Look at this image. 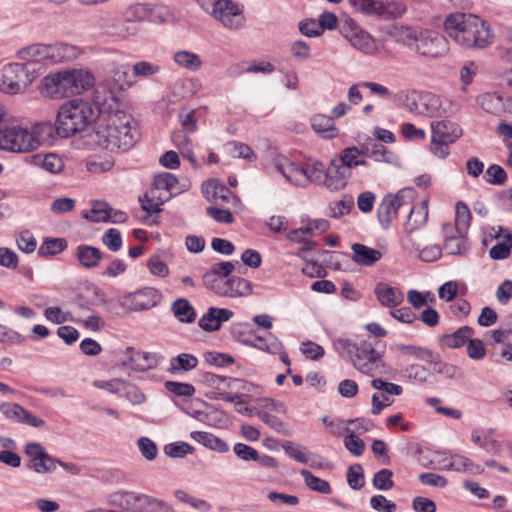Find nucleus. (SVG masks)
<instances>
[{"mask_svg": "<svg viewBox=\"0 0 512 512\" xmlns=\"http://www.w3.org/2000/svg\"><path fill=\"white\" fill-rule=\"evenodd\" d=\"M175 63L189 71H198L202 66L201 58L193 52L181 50L174 54Z\"/></svg>", "mask_w": 512, "mask_h": 512, "instance_id": "obj_42", "label": "nucleus"}, {"mask_svg": "<svg viewBox=\"0 0 512 512\" xmlns=\"http://www.w3.org/2000/svg\"><path fill=\"white\" fill-rule=\"evenodd\" d=\"M79 54L76 46L67 43L50 44V61L54 63L70 61Z\"/></svg>", "mask_w": 512, "mask_h": 512, "instance_id": "obj_38", "label": "nucleus"}, {"mask_svg": "<svg viewBox=\"0 0 512 512\" xmlns=\"http://www.w3.org/2000/svg\"><path fill=\"white\" fill-rule=\"evenodd\" d=\"M190 437L210 450H214L219 453H226L229 451L228 444L212 433L205 431H192L190 433Z\"/></svg>", "mask_w": 512, "mask_h": 512, "instance_id": "obj_29", "label": "nucleus"}, {"mask_svg": "<svg viewBox=\"0 0 512 512\" xmlns=\"http://www.w3.org/2000/svg\"><path fill=\"white\" fill-rule=\"evenodd\" d=\"M198 365V358L190 353H181L172 357L167 368L171 375H179L195 369Z\"/></svg>", "mask_w": 512, "mask_h": 512, "instance_id": "obj_28", "label": "nucleus"}, {"mask_svg": "<svg viewBox=\"0 0 512 512\" xmlns=\"http://www.w3.org/2000/svg\"><path fill=\"white\" fill-rule=\"evenodd\" d=\"M348 3L356 12L381 20H396L407 10L400 0H348Z\"/></svg>", "mask_w": 512, "mask_h": 512, "instance_id": "obj_5", "label": "nucleus"}, {"mask_svg": "<svg viewBox=\"0 0 512 512\" xmlns=\"http://www.w3.org/2000/svg\"><path fill=\"white\" fill-rule=\"evenodd\" d=\"M474 334L470 326H462L451 334L442 335L439 339L440 345L449 349L462 347Z\"/></svg>", "mask_w": 512, "mask_h": 512, "instance_id": "obj_26", "label": "nucleus"}, {"mask_svg": "<svg viewBox=\"0 0 512 512\" xmlns=\"http://www.w3.org/2000/svg\"><path fill=\"white\" fill-rule=\"evenodd\" d=\"M203 283L206 288L213 291L216 295L223 297V287L225 283V279L216 276L211 270L207 271L203 277Z\"/></svg>", "mask_w": 512, "mask_h": 512, "instance_id": "obj_62", "label": "nucleus"}, {"mask_svg": "<svg viewBox=\"0 0 512 512\" xmlns=\"http://www.w3.org/2000/svg\"><path fill=\"white\" fill-rule=\"evenodd\" d=\"M392 477L393 472L389 469L383 468L374 474L372 484L378 490H390L394 486Z\"/></svg>", "mask_w": 512, "mask_h": 512, "instance_id": "obj_56", "label": "nucleus"}, {"mask_svg": "<svg viewBox=\"0 0 512 512\" xmlns=\"http://www.w3.org/2000/svg\"><path fill=\"white\" fill-rule=\"evenodd\" d=\"M24 451L29 457V461L26 463L28 469L38 474L50 473L56 469L59 459L49 455L40 443H27Z\"/></svg>", "mask_w": 512, "mask_h": 512, "instance_id": "obj_13", "label": "nucleus"}, {"mask_svg": "<svg viewBox=\"0 0 512 512\" xmlns=\"http://www.w3.org/2000/svg\"><path fill=\"white\" fill-rule=\"evenodd\" d=\"M115 502L122 509L135 512H174L168 503L144 494L123 492L117 496Z\"/></svg>", "mask_w": 512, "mask_h": 512, "instance_id": "obj_10", "label": "nucleus"}, {"mask_svg": "<svg viewBox=\"0 0 512 512\" xmlns=\"http://www.w3.org/2000/svg\"><path fill=\"white\" fill-rule=\"evenodd\" d=\"M136 25L128 21L126 18L123 21L115 20L109 27V33L119 38L125 39L137 33Z\"/></svg>", "mask_w": 512, "mask_h": 512, "instance_id": "obj_47", "label": "nucleus"}, {"mask_svg": "<svg viewBox=\"0 0 512 512\" xmlns=\"http://www.w3.org/2000/svg\"><path fill=\"white\" fill-rule=\"evenodd\" d=\"M201 377L203 383L217 390H220L221 387H231L232 384L241 383V380L219 376L211 372H205Z\"/></svg>", "mask_w": 512, "mask_h": 512, "instance_id": "obj_49", "label": "nucleus"}, {"mask_svg": "<svg viewBox=\"0 0 512 512\" xmlns=\"http://www.w3.org/2000/svg\"><path fill=\"white\" fill-rule=\"evenodd\" d=\"M341 35L358 51L372 55L377 51L375 39L363 30L352 18L347 17L340 22Z\"/></svg>", "mask_w": 512, "mask_h": 512, "instance_id": "obj_11", "label": "nucleus"}, {"mask_svg": "<svg viewBox=\"0 0 512 512\" xmlns=\"http://www.w3.org/2000/svg\"><path fill=\"white\" fill-rule=\"evenodd\" d=\"M112 208L103 201L94 202L90 214L85 217L91 222H107L111 218Z\"/></svg>", "mask_w": 512, "mask_h": 512, "instance_id": "obj_45", "label": "nucleus"}, {"mask_svg": "<svg viewBox=\"0 0 512 512\" xmlns=\"http://www.w3.org/2000/svg\"><path fill=\"white\" fill-rule=\"evenodd\" d=\"M352 364L360 373L370 377L388 373V366L383 360L382 353L378 352L372 343L362 341L352 357Z\"/></svg>", "mask_w": 512, "mask_h": 512, "instance_id": "obj_8", "label": "nucleus"}, {"mask_svg": "<svg viewBox=\"0 0 512 512\" xmlns=\"http://www.w3.org/2000/svg\"><path fill=\"white\" fill-rule=\"evenodd\" d=\"M111 78L120 90H124L125 88L130 87L133 83L130 75L129 65H120L115 67L111 71Z\"/></svg>", "mask_w": 512, "mask_h": 512, "instance_id": "obj_50", "label": "nucleus"}, {"mask_svg": "<svg viewBox=\"0 0 512 512\" xmlns=\"http://www.w3.org/2000/svg\"><path fill=\"white\" fill-rule=\"evenodd\" d=\"M127 357L119 364L121 367H130L137 372H144L153 369L158 365L159 356L156 353L135 351L132 347H127L124 351Z\"/></svg>", "mask_w": 512, "mask_h": 512, "instance_id": "obj_15", "label": "nucleus"}, {"mask_svg": "<svg viewBox=\"0 0 512 512\" xmlns=\"http://www.w3.org/2000/svg\"><path fill=\"white\" fill-rule=\"evenodd\" d=\"M274 71V66L270 62H260L258 64L248 65L247 63H237L229 67L230 76H239L243 73H263L269 74Z\"/></svg>", "mask_w": 512, "mask_h": 512, "instance_id": "obj_39", "label": "nucleus"}, {"mask_svg": "<svg viewBox=\"0 0 512 512\" xmlns=\"http://www.w3.org/2000/svg\"><path fill=\"white\" fill-rule=\"evenodd\" d=\"M67 247V241L63 238H46L38 249L41 257L53 256L61 253Z\"/></svg>", "mask_w": 512, "mask_h": 512, "instance_id": "obj_44", "label": "nucleus"}, {"mask_svg": "<svg viewBox=\"0 0 512 512\" xmlns=\"http://www.w3.org/2000/svg\"><path fill=\"white\" fill-rule=\"evenodd\" d=\"M370 506L377 512H395L397 509L396 503L388 500L384 495L377 494L370 498Z\"/></svg>", "mask_w": 512, "mask_h": 512, "instance_id": "obj_63", "label": "nucleus"}, {"mask_svg": "<svg viewBox=\"0 0 512 512\" xmlns=\"http://www.w3.org/2000/svg\"><path fill=\"white\" fill-rule=\"evenodd\" d=\"M274 166L289 183L305 187L306 178L303 174V164L291 162L285 157H278L274 161Z\"/></svg>", "mask_w": 512, "mask_h": 512, "instance_id": "obj_19", "label": "nucleus"}, {"mask_svg": "<svg viewBox=\"0 0 512 512\" xmlns=\"http://www.w3.org/2000/svg\"><path fill=\"white\" fill-rule=\"evenodd\" d=\"M346 430L348 435L344 438L345 448L355 456L362 455L365 450L364 441L355 435V431H350L349 428Z\"/></svg>", "mask_w": 512, "mask_h": 512, "instance_id": "obj_59", "label": "nucleus"}, {"mask_svg": "<svg viewBox=\"0 0 512 512\" xmlns=\"http://www.w3.org/2000/svg\"><path fill=\"white\" fill-rule=\"evenodd\" d=\"M512 248V236L506 235V241L497 243L490 251L489 255L494 260H504L509 257Z\"/></svg>", "mask_w": 512, "mask_h": 512, "instance_id": "obj_60", "label": "nucleus"}, {"mask_svg": "<svg viewBox=\"0 0 512 512\" xmlns=\"http://www.w3.org/2000/svg\"><path fill=\"white\" fill-rule=\"evenodd\" d=\"M160 293L157 289L146 287L127 296L130 310L142 311L155 307L160 301Z\"/></svg>", "mask_w": 512, "mask_h": 512, "instance_id": "obj_17", "label": "nucleus"}, {"mask_svg": "<svg viewBox=\"0 0 512 512\" xmlns=\"http://www.w3.org/2000/svg\"><path fill=\"white\" fill-rule=\"evenodd\" d=\"M32 163L35 166L43 168L45 171L50 173H59L64 168V162L62 158L54 153L49 154H36L32 156Z\"/></svg>", "mask_w": 512, "mask_h": 512, "instance_id": "obj_37", "label": "nucleus"}, {"mask_svg": "<svg viewBox=\"0 0 512 512\" xmlns=\"http://www.w3.org/2000/svg\"><path fill=\"white\" fill-rule=\"evenodd\" d=\"M416 197V191L413 188L401 189L396 194L386 195L377 209L378 221L383 229H388L393 218L397 217L400 211L409 208Z\"/></svg>", "mask_w": 512, "mask_h": 512, "instance_id": "obj_7", "label": "nucleus"}, {"mask_svg": "<svg viewBox=\"0 0 512 512\" xmlns=\"http://www.w3.org/2000/svg\"><path fill=\"white\" fill-rule=\"evenodd\" d=\"M223 297H245L252 293V283L238 276L225 279Z\"/></svg>", "mask_w": 512, "mask_h": 512, "instance_id": "obj_25", "label": "nucleus"}, {"mask_svg": "<svg viewBox=\"0 0 512 512\" xmlns=\"http://www.w3.org/2000/svg\"><path fill=\"white\" fill-rule=\"evenodd\" d=\"M368 151L369 144L362 145L361 148L350 146L341 151L340 157L337 161L341 166H344L348 171H351L354 167L367 164L365 157L366 154H368Z\"/></svg>", "mask_w": 512, "mask_h": 512, "instance_id": "obj_22", "label": "nucleus"}, {"mask_svg": "<svg viewBox=\"0 0 512 512\" xmlns=\"http://www.w3.org/2000/svg\"><path fill=\"white\" fill-rule=\"evenodd\" d=\"M75 256L79 263L88 269L96 267L103 258L102 252L90 245L77 246Z\"/></svg>", "mask_w": 512, "mask_h": 512, "instance_id": "obj_31", "label": "nucleus"}, {"mask_svg": "<svg viewBox=\"0 0 512 512\" xmlns=\"http://www.w3.org/2000/svg\"><path fill=\"white\" fill-rule=\"evenodd\" d=\"M463 134L459 124L450 120H441L431 123V153L440 159L450 154V145Z\"/></svg>", "mask_w": 512, "mask_h": 512, "instance_id": "obj_6", "label": "nucleus"}, {"mask_svg": "<svg viewBox=\"0 0 512 512\" xmlns=\"http://www.w3.org/2000/svg\"><path fill=\"white\" fill-rule=\"evenodd\" d=\"M472 28L473 42L477 43V48H485L493 42V34L487 22L476 16V21L472 23Z\"/></svg>", "mask_w": 512, "mask_h": 512, "instance_id": "obj_35", "label": "nucleus"}, {"mask_svg": "<svg viewBox=\"0 0 512 512\" xmlns=\"http://www.w3.org/2000/svg\"><path fill=\"white\" fill-rule=\"evenodd\" d=\"M444 250L450 255H460L468 250L467 239L463 234L449 236L445 239Z\"/></svg>", "mask_w": 512, "mask_h": 512, "instance_id": "obj_46", "label": "nucleus"}, {"mask_svg": "<svg viewBox=\"0 0 512 512\" xmlns=\"http://www.w3.org/2000/svg\"><path fill=\"white\" fill-rule=\"evenodd\" d=\"M39 76L32 63H10L3 67L0 89L8 94L23 92Z\"/></svg>", "mask_w": 512, "mask_h": 512, "instance_id": "obj_4", "label": "nucleus"}, {"mask_svg": "<svg viewBox=\"0 0 512 512\" xmlns=\"http://www.w3.org/2000/svg\"><path fill=\"white\" fill-rule=\"evenodd\" d=\"M350 177L351 171L341 166L337 159H333L326 169L323 185L330 191H339L346 187Z\"/></svg>", "mask_w": 512, "mask_h": 512, "instance_id": "obj_16", "label": "nucleus"}, {"mask_svg": "<svg viewBox=\"0 0 512 512\" xmlns=\"http://www.w3.org/2000/svg\"><path fill=\"white\" fill-rule=\"evenodd\" d=\"M303 174L306 178L305 186H307L309 182L323 184V180L326 175V169L322 162H307L303 163Z\"/></svg>", "mask_w": 512, "mask_h": 512, "instance_id": "obj_40", "label": "nucleus"}, {"mask_svg": "<svg viewBox=\"0 0 512 512\" xmlns=\"http://www.w3.org/2000/svg\"><path fill=\"white\" fill-rule=\"evenodd\" d=\"M374 294L379 303L387 308H396L404 301V295L401 290L384 282L376 284Z\"/></svg>", "mask_w": 512, "mask_h": 512, "instance_id": "obj_21", "label": "nucleus"}, {"mask_svg": "<svg viewBox=\"0 0 512 512\" xmlns=\"http://www.w3.org/2000/svg\"><path fill=\"white\" fill-rule=\"evenodd\" d=\"M353 207V197L350 195H344L341 200L329 205V216L332 218H339L348 214Z\"/></svg>", "mask_w": 512, "mask_h": 512, "instance_id": "obj_52", "label": "nucleus"}, {"mask_svg": "<svg viewBox=\"0 0 512 512\" xmlns=\"http://www.w3.org/2000/svg\"><path fill=\"white\" fill-rule=\"evenodd\" d=\"M94 105L99 114L107 115V125L97 131L100 144L109 150H128L139 138L137 122L131 114L120 109V103L110 91L107 96L94 97Z\"/></svg>", "mask_w": 512, "mask_h": 512, "instance_id": "obj_1", "label": "nucleus"}, {"mask_svg": "<svg viewBox=\"0 0 512 512\" xmlns=\"http://www.w3.org/2000/svg\"><path fill=\"white\" fill-rule=\"evenodd\" d=\"M137 446L141 455L148 461H152L158 454L156 443L148 437H140L137 440Z\"/></svg>", "mask_w": 512, "mask_h": 512, "instance_id": "obj_61", "label": "nucleus"}, {"mask_svg": "<svg viewBox=\"0 0 512 512\" xmlns=\"http://www.w3.org/2000/svg\"><path fill=\"white\" fill-rule=\"evenodd\" d=\"M93 105L89 101L73 99L60 106L55 129L58 136L67 138L85 130L94 119Z\"/></svg>", "mask_w": 512, "mask_h": 512, "instance_id": "obj_3", "label": "nucleus"}, {"mask_svg": "<svg viewBox=\"0 0 512 512\" xmlns=\"http://www.w3.org/2000/svg\"><path fill=\"white\" fill-rule=\"evenodd\" d=\"M486 176V182L492 185H503L507 180L506 171L497 164H492L487 168Z\"/></svg>", "mask_w": 512, "mask_h": 512, "instance_id": "obj_64", "label": "nucleus"}, {"mask_svg": "<svg viewBox=\"0 0 512 512\" xmlns=\"http://www.w3.org/2000/svg\"><path fill=\"white\" fill-rule=\"evenodd\" d=\"M312 129L326 139H333L338 135L334 119L331 116L317 114L311 119Z\"/></svg>", "mask_w": 512, "mask_h": 512, "instance_id": "obj_32", "label": "nucleus"}, {"mask_svg": "<svg viewBox=\"0 0 512 512\" xmlns=\"http://www.w3.org/2000/svg\"><path fill=\"white\" fill-rule=\"evenodd\" d=\"M225 150L233 158L252 160L256 157L249 145L237 141L228 142L225 145Z\"/></svg>", "mask_w": 512, "mask_h": 512, "instance_id": "obj_48", "label": "nucleus"}, {"mask_svg": "<svg viewBox=\"0 0 512 512\" xmlns=\"http://www.w3.org/2000/svg\"><path fill=\"white\" fill-rule=\"evenodd\" d=\"M414 50L427 57H441L448 51L447 40L432 30L420 31Z\"/></svg>", "mask_w": 512, "mask_h": 512, "instance_id": "obj_14", "label": "nucleus"}, {"mask_svg": "<svg viewBox=\"0 0 512 512\" xmlns=\"http://www.w3.org/2000/svg\"><path fill=\"white\" fill-rule=\"evenodd\" d=\"M333 347L341 357H348L352 361L359 343H354L349 339L338 338L333 341Z\"/></svg>", "mask_w": 512, "mask_h": 512, "instance_id": "obj_58", "label": "nucleus"}, {"mask_svg": "<svg viewBox=\"0 0 512 512\" xmlns=\"http://www.w3.org/2000/svg\"><path fill=\"white\" fill-rule=\"evenodd\" d=\"M300 475L310 490L326 495L332 492L331 486L326 480L313 475L309 470H300Z\"/></svg>", "mask_w": 512, "mask_h": 512, "instance_id": "obj_43", "label": "nucleus"}, {"mask_svg": "<svg viewBox=\"0 0 512 512\" xmlns=\"http://www.w3.org/2000/svg\"><path fill=\"white\" fill-rule=\"evenodd\" d=\"M471 213L468 206L463 202L456 204L455 226L458 234H463L469 227Z\"/></svg>", "mask_w": 512, "mask_h": 512, "instance_id": "obj_51", "label": "nucleus"}, {"mask_svg": "<svg viewBox=\"0 0 512 512\" xmlns=\"http://www.w3.org/2000/svg\"><path fill=\"white\" fill-rule=\"evenodd\" d=\"M193 452L194 448L186 442H173L164 446V453L171 458H183Z\"/></svg>", "mask_w": 512, "mask_h": 512, "instance_id": "obj_57", "label": "nucleus"}, {"mask_svg": "<svg viewBox=\"0 0 512 512\" xmlns=\"http://www.w3.org/2000/svg\"><path fill=\"white\" fill-rule=\"evenodd\" d=\"M476 21V16L472 14L455 13L449 15L444 22V29L446 33L456 43H460L461 36L466 34L468 23Z\"/></svg>", "mask_w": 512, "mask_h": 512, "instance_id": "obj_18", "label": "nucleus"}, {"mask_svg": "<svg viewBox=\"0 0 512 512\" xmlns=\"http://www.w3.org/2000/svg\"><path fill=\"white\" fill-rule=\"evenodd\" d=\"M39 142L33 133L19 125L0 129V149L11 152H28L37 148Z\"/></svg>", "mask_w": 512, "mask_h": 512, "instance_id": "obj_9", "label": "nucleus"}, {"mask_svg": "<svg viewBox=\"0 0 512 512\" xmlns=\"http://www.w3.org/2000/svg\"><path fill=\"white\" fill-rule=\"evenodd\" d=\"M281 448L290 458L294 459L295 461L305 465L309 463V457L305 452V447L296 445L292 441H284L281 443Z\"/></svg>", "mask_w": 512, "mask_h": 512, "instance_id": "obj_54", "label": "nucleus"}, {"mask_svg": "<svg viewBox=\"0 0 512 512\" xmlns=\"http://www.w3.org/2000/svg\"><path fill=\"white\" fill-rule=\"evenodd\" d=\"M347 483L353 490L361 489L365 484L364 470L361 464H353L347 469Z\"/></svg>", "mask_w": 512, "mask_h": 512, "instance_id": "obj_53", "label": "nucleus"}, {"mask_svg": "<svg viewBox=\"0 0 512 512\" xmlns=\"http://www.w3.org/2000/svg\"><path fill=\"white\" fill-rule=\"evenodd\" d=\"M258 416L265 424H267L277 432L285 436H290L292 434L291 430L279 417L265 411H259Z\"/></svg>", "mask_w": 512, "mask_h": 512, "instance_id": "obj_55", "label": "nucleus"}, {"mask_svg": "<svg viewBox=\"0 0 512 512\" xmlns=\"http://www.w3.org/2000/svg\"><path fill=\"white\" fill-rule=\"evenodd\" d=\"M43 91L52 98H63L88 90L94 84L93 75L83 69L65 70L49 74L42 80Z\"/></svg>", "mask_w": 512, "mask_h": 512, "instance_id": "obj_2", "label": "nucleus"}, {"mask_svg": "<svg viewBox=\"0 0 512 512\" xmlns=\"http://www.w3.org/2000/svg\"><path fill=\"white\" fill-rule=\"evenodd\" d=\"M420 109L418 115L437 117L441 115V101L432 93H419Z\"/></svg>", "mask_w": 512, "mask_h": 512, "instance_id": "obj_34", "label": "nucleus"}, {"mask_svg": "<svg viewBox=\"0 0 512 512\" xmlns=\"http://www.w3.org/2000/svg\"><path fill=\"white\" fill-rule=\"evenodd\" d=\"M178 178L169 172H163L154 176L153 189L150 190L151 197H155L157 191L163 190L169 193L166 199L173 194H179L181 189L177 188Z\"/></svg>", "mask_w": 512, "mask_h": 512, "instance_id": "obj_27", "label": "nucleus"}, {"mask_svg": "<svg viewBox=\"0 0 512 512\" xmlns=\"http://www.w3.org/2000/svg\"><path fill=\"white\" fill-rule=\"evenodd\" d=\"M174 315L185 323H192L196 318V312L189 301L185 298H179L172 303L171 307Z\"/></svg>", "mask_w": 512, "mask_h": 512, "instance_id": "obj_41", "label": "nucleus"}, {"mask_svg": "<svg viewBox=\"0 0 512 512\" xmlns=\"http://www.w3.org/2000/svg\"><path fill=\"white\" fill-rule=\"evenodd\" d=\"M17 57L25 63H32L34 68H39V62L50 60V44H33L20 49Z\"/></svg>", "mask_w": 512, "mask_h": 512, "instance_id": "obj_23", "label": "nucleus"}, {"mask_svg": "<svg viewBox=\"0 0 512 512\" xmlns=\"http://www.w3.org/2000/svg\"><path fill=\"white\" fill-rule=\"evenodd\" d=\"M351 249L352 260L362 266H372L382 257V253L379 250L361 243H353Z\"/></svg>", "mask_w": 512, "mask_h": 512, "instance_id": "obj_24", "label": "nucleus"}, {"mask_svg": "<svg viewBox=\"0 0 512 512\" xmlns=\"http://www.w3.org/2000/svg\"><path fill=\"white\" fill-rule=\"evenodd\" d=\"M389 34L397 43L414 49L420 32L410 26L394 25Z\"/></svg>", "mask_w": 512, "mask_h": 512, "instance_id": "obj_33", "label": "nucleus"}, {"mask_svg": "<svg viewBox=\"0 0 512 512\" xmlns=\"http://www.w3.org/2000/svg\"><path fill=\"white\" fill-rule=\"evenodd\" d=\"M245 344L272 355L284 349L278 338L270 333L266 337L255 336L253 339L246 340Z\"/></svg>", "mask_w": 512, "mask_h": 512, "instance_id": "obj_30", "label": "nucleus"}, {"mask_svg": "<svg viewBox=\"0 0 512 512\" xmlns=\"http://www.w3.org/2000/svg\"><path fill=\"white\" fill-rule=\"evenodd\" d=\"M212 17L229 30H239L246 23L244 6L232 0H221Z\"/></svg>", "mask_w": 512, "mask_h": 512, "instance_id": "obj_12", "label": "nucleus"}, {"mask_svg": "<svg viewBox=\"0 0 512 512\" xmlns=\"http://www.w3.org/2000/svg\"><path fill=\"white\" fill-rule=\"evenodd\" d=\"M394 349L402 353L414 356L415 358L425 362H438L439 353L428 349L426 347H419L415 345L395 344Z\"/></svg>", "mask_w": 512, "mask_h": 512, "instance_id": "obj_36", "label": "nucleus"}, {"mask_svg": "<svg viewBox=\"0 0 512 512\" xmlns=\"http://www.w3.org/2000/svg\"><path fill=\"white\" fill-rule=\"evenodd\" d=\"M407 220L404 223V229L407 234L422 228L428 219V201L423 200L416 206H409Z\"/></svg>", "mask_w": 512, "mask_h": 512, "instance_id": "obj_20", "label": "nucleus"}]
</instances>
